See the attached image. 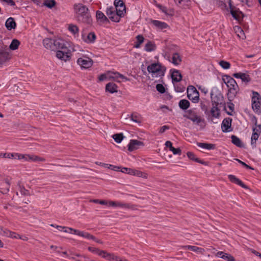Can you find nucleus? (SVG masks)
I'll return each instance as SVG.
<instances>
[{"label":"nucleus","mask_w":261,"mask_h":261,"mask_svg":"<svg viewBox=\"0 0 261 261\" xmlns=\"http://www.w3.org/2000/svg\"><path fill=\"white\" fill-rule=\"evenodd\" d=\"M88 250L90 251L97 254L98 255H102V253H105V251L104 250H100L98 248L92 247H88Z\"/></svg>","instance_id":"nucleus-44"},{"label":"nucleus","mask_w":261,"mask_h":261,"mask_svg":"<svg viewBox=\"0 0 261 261\" xmlns=\"http://www.w3.org/2000/svg\"><path fill=\"white\" fill-rule=\"evenodd\" d=\"M220 109L218 107L213 106L211 110V113L213 117L218 118L220 116Z\"/></svg>","instance_id":"nucleus-38"},{"label":"nucleus","mask_w":261,"mask_h":261,"mask_svg":"<svg viewBox=\"0 0 261 261\" xmlns=\"http://www.w3.org/2000/svg\"><path fill=\"white\" fill-rule=\"evenodd\" d=\"M239 90V87L238 88H230L228 90L227 93V99L228 101H232L238 94Z\"/></svg>","instance_id":"nucleus-16"},{"label":"nucleus","mask_w":261,"mask_h":261,"mask_svg":"<svg viewBox=\"0 0 261 261\" xmlns=\"http://www.w3.org/2000/svg\"><path fill=\"white\" fill-rule=\"evenodd\" d=\"M113 6L107 7L106 10V14L109 16V19L115 22H119L120 18L124 17V13H122L121 9H119L116 11Z\"/></svg>","instance_id":"nucleus-4"},{"label":"nucleus","mask_w":261,"mask_h":261,"mask_svg":"<svg viewBox=\"0 0 261 261\" xmlns=\"http://www.w3.org/2000/svg\"><path fill=\"white\" fill-rule=\"evenodd\" d=\"M198 116L197 113L193 110L187 111V113L184 115V117L192 121L193 119Z\"/></svg>","instance_id":"nucleus-30"},{"label":"nucleus","mask_w":261,"mask_h":261,"mask_svg":"<svg viewBox=\"0 0 261 261\" xmlns=\"http://www.w3.org/2000/svg\"><path fill=\"white\" fill-rule=\"evenodd\" d=\"M174 154L180 155L181 154V150L179 148H173L171 150Z\"/></svg>","instance_id":"nucleus-58"},{"label":"nucleus","mask_w":261,"mask_h":261,"mask_svg":"<svg viewBox=\"0 0 261 261\" xmlns=\"http://www.w3.org/2000/svg\"><path fill=\"white\" fill-rule=\"evenodd\" d=\"M20 42L17 39H14L12 40L10 46L9 48L11 50H14L17 49L18 48L19 45H20Z\"/></svg>","instance_id":"nucleus-36"},{"label":"nucleus","mask_w":261,"mask_h":261,"mask_svg":"<svg viewBox=\"0 0 261 261\" xmlns=\"http://www.w3.org/2000/svg\"><path fill=\"white\" fill-rule=\"evenodd\" d=\"M149 73L151 74L152 77H160L161 79L164 76L166 71V67L163 66L160 62L151 63L147 68Z\"/></svg>","instance_id":"nucleus-3"},{"label":"nucleus","mask_w":261,"mask_h":261,"mask_svg":"<svg viewBox=\"0 0 261 261\" xmlns=\"http://www.w3.org/2000/svg\"><path fill=\"white\" fill-rule=\"evenodd\" d=\"M77 63L80 65L82 68H88L92 66L93 65V61L91 59L84 57L83 58H80L77 60Z\"/></svg>","instance_id":"nucleus-8"},{"label":"nucleus","mask_w":261,"mask_h":261,"mask_svg":"<svg viewBox=\"0 0 261 261\" xmlns=\"http://www.w3.org/2000/svg\"><path fill=\"white\" fill-rule=\"evenodd\" d=\"M229 180L232 183L237 184L242 188L245 189H249L248 187L244 184L240 179L237 178L236 176L230 174L228 176Z\"/></svg>","instance_id":"nucleus-14"},{"label":"nucleus","mask_w":261,"mask_h":261,"mask_svg":"<svg viewBox=\"0 0 261 261\" xmlns=\"http://www.w3.org/2000/svg\"><path fill=\"white\" fill-rule=\"evenodd\" d=\"M69 43L64 40L58 39L54 40V50H57L56 57L59 59L67 61L70 60L71 56V49L67 46Z\"/></svg>","instance_id":"nucleus-1"},{"label":"nucleus","mask_w":261,"mask_h":261,"mask_svg":"<svg viewBox=\"0 0 261 261\" xmlns=\"http://www.w3.org/2000/svg\"><path fill=\"white\" fill-rule=\"evenodd\" d=\"M144 145V143L142 141L132 139L130 140L129 144L127 145L128 150L129 151H133L135 150L138 149L140 146H143Z\"/></svg>","instance_id":"nucleus-12"},{"label":"nucleus","mask_w":261,"mask_h":261,"mask_svg":"<svg viewBox=\"0 0 261 261\" xmlns=\"http://www.w3.org/2000/svg\"><path fill=\"white\" fill-rule=\"evenodd\" d=\"M20 192L22 195L24 196H29L30 195L29 191L24 187L21 188Z\"/></svg>","instance_id":"nucleus-61"},{"label":"nucleus","mask_w":261,"mask_h":261,"mask_svg":"<svg viewBox=\"0 0 261 261\" xmlns=\"http://www.w3.org/2000/svg\"><path fill=\"white\" fill-rule=\"evenodd\" d=\"M137 41L138 43L142 44L144 41V38L142 35H138L136 36Z\"/></svg>","instance_id":"nucleus-59"},{"label":"nucleus","mask_w":261,"mask_h":261,"mask_svg":"<svg viewBox=\"0 0 261 261\" xmlns=\"http://www.w3.org/2000/svg\"><path fill=\"white\" fill-rule=\"evenodd\" d=\"M156 90L161 94L164 93L166 91L164 86L161 84H158L156 85Z\"/></svg>","instance_id":"nucleus-51"},{"label":"nucleus","mask_w":261,"mask_h":261,"mask_svg":"<svg viewBox=\"0 0 261 261\" xmlns=\"http://www.w3.org/2000/svg\"><path fill=\"white\" fill-rule=\"evenodd\" d=\"M219 64L222 68L224 69H228L230 67V63L224 60H221L219 62Z\"/></svg>","instance_id":"nucleus-45"},{"label":"nucleus","mask_w":261,"mask_h":261,"mask_svg":"<svg viewBox=\"0 0 261 261\" xmlns=\"http://www.w3.org/2000/svg\"><path fill=\"white\" fill-rule=\"evenodd\" d=\"M232 143L239 147H243L244 144L242 142L241 139L235 135H232L231 136Z\"/></svg>","instance_id":"nucleus-29"},{"label":"nucleus","mask_w":261,"mask_h":261,"mask_svg":"<svg viewBox=\"0 0 261 261\" xmlns=\"http://www.w3.org/2000/svg\"><path fill=\"white\" fill-rule=\"evenodd\" d=\"M55 0H44L43 5L49 9H52L56 5Z\"/></svg>","instance_id":"nucleus-37"},{"label":"nucleus","mask_w":261,"mask_h":261,"mask_svg":"<svg viewBox=\"0 0 261 261\" xmlns=\"http://www.w3.org/2000/svg\"><path fill=\"white\" fill-rule=\"evenodd\" d=\"M178 106L181 110H186L190 107V103L187 99H181L179 101Z\"/></svg>","instance_id":"nucleus-32"},{"label":"nucleus","mask_w":261,"mask_h":261,"mask_svg":"<svg viewBox=\"0 0 261 261\" xmlns=\"http://www.w3.org/2000/svg\"><path fill=\"white\" fill-rule=\"evenodd\" d=\"M10 184L8 179H4V185L0 188V192L3 194H7L9 191Z\"/></svg>","instance_id":"nucleus-26"},{"label":"nucleus","mask_w":261,"mask_h":261,"mask_svg":"<svg viewBox=\"0 0 261 261\" xmlns=\"http://www.w3.org/2000/svg\"><path fill=\"white\" fill-rule=\"evenodd\" d=\"M54 40L50 38H46L43 40V44L46 49L54 50Z\"/></svg>","instance_id":"nucleus-22"},{"label":"nucleus","mask_w":261,"mask_h":261,"mask_svg":"<svg viewBox=\"0 0 261 261\" xmlns=\"http://www.w3.org/2000/svg\"><path fill=\"white\" fill-rule=\"evenodd\" d=\"M170 57H168V58ZM168 60L175 66L179 65L182 62L181 56L177 53H174L172 54L171 60L168 59Z\"/></svg>","instance_id":"nucleus-17"},{"label":"nucleus","mask_w":261,"mask_h":261,"mask_svg":"<svg viewBox=\"0 0 261 261\" xmlns=\"http://www.w3.org/2000/svg\"><path fill=\"white\" fill-rule=\"evenodd\" d=\"M75 18L80 23L91 25L92 18L88 8L82 4H75L73 6Z\"/></svg>","instance_id":"nucleus-2"},{"label":"nucleus","mask_w":261,"mask_h":261,"mask_svg":"<svg viewBox=\"0 0 261 261\" xmlns=\"http://www.w3.org/2000/svg\"><path fill=\"white\" fill-rule=\"evenodd\" d=\"M113 74L114 75V76H110V79L116 80L118 77H120L121 79L124 80L125 81H129V79L128 78H127V77L125 76L124 75L118 72H113Z\"/></svg>","instance_id":"nucleus-34"},{"label":"nucleus","mask_w":261,"mask_h":261,"mask_svg":"<svg viewBox=\"0 0 261 261\" xmlns=\"http://www.w3.org/2000/svg\"><path fill=\"white\" fill-rule=\"evenodd\" d=\"M197 145L201 148L206 149L208 150L214 149L216 145L214 144L197 142Z\"/></svg>","instance_id":"nucleus-28"},{"label":"nucleus","mask_w":261,"mask_h":261,"mask_svg":"<svg viewBox=\"0 0 261 261\" xmlns=\"http://www.w3.org/2000/svg\"><path fill=\"white\" fill-rule=\"evenodd\" d=\"M130 118H131V120L135 122H137V123L141 122L140 117L135 114H132Z\"/></svg>","instance_id":"nucleus-54"},{"label":"nucleus","mask_w":261,"mask_h":261,"mask_svg":"<svg viewBox=\"0 0 261 261\" xmlns=\"http://www.w3.org/2000/svg\"><path fill=\"white\" fill-rule=\"evenodd\" d=\"M222 81L226 85L228 89L230 88H238L239 87L236 80L229 75H224L222 77Z\"/></svg>","instance_id":"nucleus-10"},{"label":"nucleus","mask_w":261,"mask_h":261,"mask_svg":"<svg viewBox=\"0 0 261 261\" xmlns=\"http://www.w3.org/2000/svg\"><path fill=\"white\" fill-rule=\"evenodd\" d=\"M151 23H152L156 29L163 30L164 29L169 28L168 24L163 21H161L158 20H151Z\"/></svg>","instance_id":"nucleus-18"},{"label":"nucleus","mask_w":261,"mask_h":261,"mask_svg":"<svg viewBox=\"0 0 261 261\" xmlns=\"http://www.w3.org/2000/svg\"><path fill=\"white\" fill-rule=\"evenodd\" d=\"M68 29L73 35L78 34L79 32V29L77 26L73 24H69Z\"/></svg>","instance_id":"nucleus-39"},{"label":"nucleus","mask_w":261,"mask_h":261,"mask_svg":"<svg viewBox=\"0 0 261 261\" xmlns=\"http://www.w3.org/2000/svg\"><path fill=\"white\" fill-rule=\"evenodd\" d=\"M110 205L112 206H118L123 207L124 208H130L131 207L129 204L128 203H122L116 201H110L109 202Z\"/></svg>","instance_id":"nucleus-31"},{"label":"nucleus","mask_w":261,"mask_h":261,"mask_svg":"<svg viewBox=\"0 0 261 261\" xmlns=\"http://www.w3.org/2000/svg\"><path fill=\"white\" fill-rule=\"evenodd\" d=\"M259 136L256 133H253L252 132V134L251 138V145L253 147H256V142L258 140Z\"/></svg>","instance_id":"nucleus-42"},{"label":"nucleus","mask_w":261,"mask_h":261,"mask_svg":"<svg viewBox=\"0 0 261 261\" xmlns=\"http://www.w3.org/2000/svg\"><path fill=\"white\" fill-rule=\"evenodd\" d=\"M144 173L140 171H138L137 170L134 169L133 173H132L133 175H136L138 177H143V175Z\"/></svg>","instance_id":"nucleus-60"},{"label":"nucleus","mask_w":261,"mask_h":261,"mask_svg":"<svg viewBox=\"0 0 261 261\" xmlns=\"http://www.w3.org/2000/svg\"><path fill=\"white\" fill-rule=\"evenodd\" d=\"M10 59L8 52L0 51V65H3Z\"/></svg>","instance_id":"nucleus-24"},{"label":"nucleus","mask_w":261,"mask_h":261,"mask_svg":"<svg viewBox=\"0 0 261 261\" xmlns=\"http://www.w3.org/2000/svg\"><path fill=\"white\" fill-rule=\"evenodd\" d=\"M211 98L213 106L218 107L219 106H224V110H226L225 103L223 102L224 97L222 93H220L213 96V94L211 93Z\"/></svg>","instance_id":"nucleus-7"},{"label":"nucleus","mask_w":261,"mask_h":261,"mask_svg":"<svg viewBox=\"0 0 261 261\" xmlns=\"http://www.w3.org/2000/svg\"><path fill=\"white\" fill-rule=\"evenodd\" d=\"M96 36L93 32L89 33L88 34L86 33L82 32V39L87 43H93L95 42Z\"/></svg>","instance_id":"nucleus-11"},{"label":"nucleus","mask_w":261,"mask_h":261,"mask_svg":"<svg viewBox=\"0 0 261 261\" xmlns=\"http://www.w3.org/2000/svg\"><path fill=\"white\" fill-rule=\"evenodd\" d=\"M169 128L170 127L169 126L164 125L160 128V130H159V133L162 134V133H164L167 129H169Z\"/></svg>","instance_id":"nucleus-64"},{"label":"nucleus","mask_w":261,"mask_h":261,"mask_svg":"<svg viewBox=\"0 0 261 261\" xmlns=\"http://www.w3.org/2000/svg\"><path fill=\"white\" fill-rule=\"evenodd\" d=\"M187 156L188 157V158L193 161L200 163L204 166H208V162H205V161L201 160L199 159V158H197L196 156V155H195V154L192 152L188 151L187 153Z\"/></svg>","instance_id":"nucleus-19"},{"label":"nucleus","mask_w":261,"mask_h":261,"mask_svg":"<svg viewBox=\"0 0 261 261\" xmlns=\"http://www.w3.org/2000/svg\"><path fill=\"white\" fill-rule=\"evenodd\" d=\"M252 132L253 133H256L259 136L261 134V124H258L255 127H253Z\"/></svg>","instance_id":"nucleus-53"},{"label":"nucleus","mask_w":261,"mask_h":261,"mask_svg":"<svg viewBox=\"0 0 261 261\" xmlns=\"http://www.w3.org/2000/svg\"><path fill=\"white\" fill-rule=\"evenodd\" d=\"M7 233L9 234V237L15 239L20 238L19 234L16 233V232L11 231H8Z\"/></svg>","instance_id":"nucleus-56"},{"label":"nucleus","mask_w":261,"mask_h":261,"mask_svg":"<svg viewBox=\"0 0 261 261\" xmlns=\"http://www.w3.org/2000/svg\"><path fill=\"white\" fill-rule=\"evenodd\" d=\"M172 82H179L182 80V75L180 71L175 69L170 70Z\"/></svg>","instance_id":"nucleus-15"},{"label":"nucleus","mask_w":261,"mask_h":261,"mask_svg":"<svg viewBox=\"0 0 261 261\" xmlns=\"http://www.w3.org/2000/svg\"><path fill=\"white\" fill-rule=\"evenodd\" d=\"M227 106H228L229 109L230 110V112L226 111V113L228 115L232 116L233 114H232V112L234 111V105L232 102V101H229L227 102Z\"/></svg>","instance_id":"nucleus-47"},{"label":"nucleus","mask_w":261,"mask_h":261,"mask_svg":"<svg viewBox=\"0 0 261 261\" xmlns=\"http://www.w3.org/2000/svg\"><path fill=\"white\" fill-rule=\"evenodd\" d=\"M15 155V159H17L18 160H21L24 159L25 161H29V154H19L18 153H16Z\"/></svg>","instance_id":"nucleus-49"},{"label":"nucleus","mask_w":261,"mask_h":261,"mask_svg":"<svg viewBox=\"0 0 261 261\" xmlns=\"http://www.w3.org/2000/svg\"><path fill=\"white\" fill-rule=\"evenodd\" d=\"M113 138L115 142L120 143L123 140L124 136L122 133L116 134L113 135Z\"/></svg>","instance_id":"nucleus-43"},{"label":"nucleus","mask_w":261,"mask_h":261,"mask_svg":"<svg viewBox=\"0 0 261 261\" xmlns=\"http://www.w3.org/2000/svg\"><path fill=\"white\" fill-rule=\"evenodd\" d=\"M96 17L98 20H100L102 23L109 22V19L100 11H97L96 12Z\"/></svg>","instance_id":"nucleus-25"},{"label":"nucleus","mask_w":261,"mask_h":261,"mask_svg":"<svg viewBox=\"0 0 261 261\" xmlns=\"http://www.w3.org/2000/svg\"><path fill=\"white\" fill-rule=\"evenodd\" d=\"M101 256L104 258H107L112 261H114L115 259H117V256L115 255L114 253H108L106 251H105V253H102Z\"/></svg>","instance_id":"nucleus-35"},{"label":"nucleus","mask_w":261,"mask_h":261,"mask_svg":"<svg viewBox=\"0 0 261 261\" xmlns=\"http://www.w3.org/2000/svg\"><path fill=\"white\" fill-rule=\"evenodd\" d=\"M232 119L230 117H227L223 119L221 124V129L223 133H228L232 130Z\"/></svg>","instance_id":"nucleus-9"},{"label":"nucleus","mask_w":261,"mask_h":261,"mask_svg":"<svg viewBox=\"0 0 261 261\" xmlns=\"http://www.w3.org/2000/svg\"><path fill=\"white\" fill-rule=\"evenodd\" d=\"M174 86L175 90L177 92H182L185 90V86L181 85V83L177 84L176 85L174 84Z\"/></svg>","instance_id":"nucleus-46"},{"label":"nucleus","mask_w":261,"mask_h":261,"mask_svg":"<svg viewBox=\"0 0 261 261\" xmlns=\"http://www.w3.org/2000/svg\"><path fill=\"white\" fill-rule=\"evenodd\" d=\"M15 154L16 153H5L3 154V158L15 159Z\"/></svg>","instance_id":"nucleus-57"},{"label":"nucleus","mask_w":261,"mask_h":261,"mask_svg":"<svg viewBox=\"0 0 261 261\" xmlns=\"http://www.w3.org/2000/svg\"><path fill=\"white\" fill-rule=\"evenodd\" d=\"M222 259L227 261H235L234 258L230 254L226 253L222 256Z\"/></svg>","instance_id":"nucleus-50"},{"label":"nucleus","mask_w":261,"mask_h":261,"mask_svg":"<svg viewBox=\"0 0 261 261\" xmlns=\"http://www.w3.org/2000/svg\"><path fill=\"white\" fill-rule=\"evenodd\" d=\"M238 163H239L240 164H241L243 166H244L245 168H247V169H251V170H253L254 169L248 165L247 164H246L245 162L241 161L240 160L238 159H235Z\"/></svg>","instance_id":"nucleus-55"},{"label":"nucleus","mask_w":261,"mask_h":261,"mask_svg":"<svg viewBox=\"0 0 261 261\" xmlns=\"http://www.w3.org/2000/svg\"><path fill=\"white\" fill-rule=\"evenodd\" d=\"M237 27V29H238V31L240 32V35L238 34V36L240 37V38H241L242 39H244V37H245V33L244 32V31H243V30L241 28V27Z\"/></svg>","instance_id":"nucleus-63"},{"label":"nucleus","mask_w":261,"mask_h":261,"mask_svg":"<svg viewBox=\"0 0 261 261\" xmlns=\"http://www.w3.org/2000/svg\"><path fill=\"white\" fill-rule=\"evenodd\" d=\"M50 226H53V227H55V225L54 224H51ZM56 228H61L62 229H65V230H64V232H68L70 233H74V231L77 230V229H75L72 228L67 227H65V226H59V225L56 226Z\"/></svg>","instance_id":"nucleus-41"},{"label":"nucleus","mask_w":261,"mask_h":261,"mask_svg":"<svg viewBox=\"0 0 261 261\" xmlns=\"http://www.w3.org/2000/svg\"><path fill=\"white\" fill-rule=\"evenodd\" d=\"M192 121L197 125L199 126L200 129H203L205 127L206 124L205 119L198 115L194 118Z\"/></svg>","instance_id":"nucleus-13"},{"label":"nucleus","mask_w":261,"mask_h":261,"mask_svg":"<svg viewBox=\"0 0 261 261\" xmlns=\"http://www.w3.org/2000/svg\"><path fill=\"white\" fill-rule=\"evenodd\" d=\"M241 79L242 82L245 83L246 84H248L251 80L250 76L248 74H247L244 73H243Z\"/></svg>","instance_id":"nucleus-48"},{"label":"nucleus","mask_w":261,"mask_h":261,"mask_svg":"<svg viewBox=\"0 0 261 261\" xmlns=\"http://www.w3.org/2000/svg\"><path fill=\"white\" fill-rule=\"evenodd\" d=\"M114 5L116 11L119 9H121L122 13L124 14L126 13V7L124 3L122 0H115L114 2Z\"/></svg>","instance_id":"nucleus-20"},{"label":"nucleus","mask_w":261,"mask_h":261,"mask_svg":"<svg viewBox=\"0 0 261 261\" xmlns=\"http://www.w3.org/2000/svg\"><path fill=\"white\" fill-rule=\"evenodd\" d=\"M86 233V232L80 231V230H79L74 231V234H76L77 236L82 237L83 238H85Z\"/></svg>","instance_id":"nucleus-62"},{"label":"nucleus","mask_w":261,"mask_h":261,"mask_svg":"<svg viewBox=\"0 0 261 261\" xmlns=\"http://www.w3.org/2000/svg\"><path fill=\"white\" fill-rule=\"evenodd\" d=\"M158 7L160 9V10L164 13L167 16H172L174 15V12L173 9H169L170 13H168V10L166 7L163 6L160 4L158 5Z\"/></svg>","instance_id":"nucleus-27"},{"label":"nucleus","mask_w":261,"mask_h":261,"mask_svg":"<svg viewBox=\"0 0 261 261\" xmlns=\"http://www.w3.org/2000/svg\"><path fill=\"white\" fill-rule=\"evenodd\" d=\"M187 97L191 100L192 102L197 103L199 100V93L196 88L190 85L188 87L187 90Z\"/></svg>","instance_id":"nucleus-6"},{"label":"nucleus","mask_w":261,"mask_h":261,"mask_svg":"<svg viewBox=\"0 0 261 261\" xmlns=\"http://www.w3.org/2000/svg\"><path fill=\"white\" fill-rule=\"evenodd\" d=\"M133 169L123 167L121 169V172H122V173H127L130 175H132V173H133Z\"/></svg>","instance_id":"nucleus-52"},{"label":"nucleus","mask_w":261,"mask_h":261,"mask_svg":"<svg viewBox=\"0 0 261 261\" xmlns=\"http://www.w3.org/2000/svg\"><path fill=\"white\" fill-rule=\"evenodd\" d=\"M118 86L113 83V82H110L108 83L106 86V91L109 92L110 93H114L117 92Z\"/></svg>","instance_id":"nucleus-23"},{"label":"nucleus","mask_w":261,"mask_h":261,"mask_svg":"<svg viewBox=\"0 0 261 261\" xmlns=\"http://www.w3.org/2000/svg\"><path fill=\"white\" fill-rule=\"evenodd\" d=\"M155 44L152 42L148 41L145 45L144 49L148 52L154 51L155 50Z\"/></svg>","instance_id":"nucleus-33"},{"label":"nucleus","mask_w":261,"mask_h":261,"mask_svg":"<svg viewBox=\"0 0 261 261\" xmlns=\"http://www.w3.org/2000/svg\"><path fill=\"white\" fill-rule=\"evenodd\" d=\"M181 248L184 249H188L194 252H198L199 250H203L202 248L198 247L195 246L186 245L181 246Z\"/></svg>","instance_id":"nucleus-40"},{"label":"nucleus","mask_w":261,"mask_h":261,"mask_svg":"<svg viewBox=\"0 0 261 261\" xmlns=\"http://www.w3.org/2000/svg\"><path fill=\"white\" fill-rule=\"evenodd\" d=\"M16 23L13 17H10L8 18L5 22V26L9 31L15 29L16 28Z\"/></svg>","instance_id":"nucleus-21"},{"label":"nucleus","mask_w":261,"mask_h":261,"mask_svg":"<svg viewBox=\"0 0 261 261\" xmlns=\"http://www.w3.org/2000/svg\"><path fill=\"white\" fill-rule=\"evenodd\" d=\"M252 94V108L256 114L260 115L261 114V96L256 91H253Z\"/></svg>","instance_id":"nucleus-5"}]
</instances>
